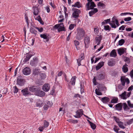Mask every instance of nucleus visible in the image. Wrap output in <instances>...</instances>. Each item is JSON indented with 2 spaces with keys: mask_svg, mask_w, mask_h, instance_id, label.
<instances>
[{
  "mask_svg": "<svg viewBox=\"0 0 133 133\" xmlns=\"http://www.w3.org/2000/svg\"><path fill=\"white\" fill-rule=\"evenodd\" d=\"M30 31L31 33L34 34L35 35L37 34V31L33 28H31L30 29Z\"/></svg>",
  "mask_w": 133,
  "mask_h": 133,
  "instance_id": "obj_32",
  "label": "nucleus"
},
{
  "mask_svg": "<svg viewBox=\"0 0 133 133\" xmlns=\"http://www.w3.org/2000/svg\"><path fill=\"white\" fill-rule=\"evenodd\" d=\"M59 27L58 29V32L65 31V28L64 26L63 23H60L59 24Z\"/></svg>",
  "mask_w": 133,
  "mask_h": 133,
  "instance_id": "obj_18",
  "label": "nucleus"
},
{
  "mask_svg": "<svg viewBox=\"0 0 133 133\" xmlns=\"http://www.w3.org/2000/svg\"><path fill=\"white\" fill-rule=\"evenodd\" d=\"M76 26V25L74 24H71L70 25L69 27V29L70 30L74 28L75 26Z\"/></svg>",
  "mask_w": 133,
  "mask_h": 133,
  "instance_id": "obj_49",
  "label": "nucleus"
},
{
  "mask_svg": "<svg viewBox=\"0 0 133 133\" xmlns=\"http://www.w3.org/2000/svg\"><path fill=\"white\" fill-rule=\"evenodd\" d=\"M123 104L122 103H118L115 106L116 109L118 111L122 110Z\"/></svg>",
  "mask_w": 133,
  "mask_h": 133,
  "instance_id": "obj_10",
  "label": "nucleus"
},
{
  "mask_svg": "<svg viewBox=\"0 0 133 133\" xmlns=\"http://www.w3.org/2000/svg\"><path fill=\"white\" fill-rule=\"evenodd\" d=\"M125 42V41L123 39H121L119 40L118 41V45H122Z\"/></svg>",
  "mask_w": 133,
  "mask_h": 133,
  "instance_id": "obj_36",
  "label": "nucleus"
},
{
  "mask_svg": "<svg viewBox=\"0 0 133 133\" xmlns=\"http://www.w3.org/2000/svg\"><path fill=\"white\" fill-rule=\"evenodd\" d=\"M36 19L38 20L39 22L42 25L44 24V22L42 21L40 16H38L36 18Z\"/></svg>",
  "mask_w": 133,
  "mask_h": 133,
  "instance_id": "obj_30",
  "label": "nucleus"
},
{
  "mask_svg": "<svg viewBox=\"0 0 133 133\" xmlns=\"http://www.w3.org/2000/svg\"><path fill=\"white\" fill-rule=\"evenodd\" d=\"M45 128L43 127H39L38 129L41 132L43 131V130Z\"/></svg>",
  "mask_w": 133,
  "mask_h": 133,
  "instance_id": "obj_62",
  "label": "nucleus"
},
{
  "mask_svg": "<svg viewBox=\"0 0 133 133\" xmlns=\"http://www.w3.org/2000/svg\"><path fill=\"white\" fill-rule=\"evenodd\" d=\"M72 7H77L78 8H79L82 7L81 5L79 2H76L74 5H72Z\"/></svg>",
  "mask_w": 133,
  "mask_h": 133,
  "instance_id": "obj_25",
  "label": "nucleus"
},
{
  "mask_svg": "<svg viewBox=\"0 0 133 133\" xmlns=\"http://www.w3.org/2000/svg\"><path fill=\"white\" fill-rule=\"evenodd\" d=\"M128 104V105L130 107L132 108L133 107V104H131L130 101H128L127 102Z\"/></svg>",
  "mask_w": 133,
  "mask_h": 133,
  "instance_id": "obj_60",
  "label": "nucleus"
},
{
  "mask_svg": "<svg viewBox=\"0 0 133 133\" xmlns=\"http://www.w3.org/2000/svg\"><path fill=\"white\" fill-rule=\"evenodd\" d=\"M77 30V33L76 38L77 39L79 40L84 36L85 32L84 30L81 28H78Z\"/></svg>",
  "mask_w": 133,
  "mask_h": 133,
  "instance_id": "obj_2",
  "label": "nucleus"
},
{
  "mask_svg": "<svg viewBox=\"0 0 133 133\" xmlns=\"http://www.w3.org/2000/svg\"><path fill=\"white\" fill-rule=\"evenodd\" d=\"M50 86L48 84H45L42 87V89L45 92H47L50 89Z\"/></svg>",
  "mask_w": 133,
  "mask_h": 133,
  "instance_id": "obj_13",
  "label": "nucleus"
},
{
  "mask_svg": "<svg viewBox=\"0 0 133 133\" xmlns=\"http://www.w3.org/2000/svg\"><path fill=\"white\" fill-rule=\"evenodd\" d=\"M92 9V10H91L89 13V15L90 16H91L98 11V10L97 8H94Z\"/></svg>",
  "mask_w": 133,
  "mask_h": 133,
  "instance_id": "obj_17",
  "label": "nucleus"
},
{
  "mask_svg": "<svg viewBox=\"0 0 133 133\" xmlns=\"http://www.w3.org/2000/svg\"><path fill=\"white\" fill-rule=\"evenodd\" d=\"M118 98L117 97H115L112 99L111 101V103H115L118 102Z\"/></svg>",
  "mask_w": 133,
  "mask_h": 133,
  "instance_id": "obj_34",
  "label": "nucleus"
},
{
  "mask_svg": "<svg viewBox=\"0 0 133 133\" xmlns=\"http://www.w3.org/2000/svg\"><path fill=\"white\" fill-rule=\"evenodd\" d=\"M117 54L115 49L112 50L110 54V56L111 57H115L116 56Z\"/></svg>",
  "mask_w": 133,
  "mask_h": 133,
  "instance_id": "obj_24",
  "label": "nucleus"
},
{
  "mask_svg": "<svg viewBox=\"0 0 133 133\" xmlns=\"http://www.w3.org/2000/svg\"><path fill=\"white\" fill-rule=\"evenodd\" d=\"M114 118L115 119V121L118 123L119 122V120L118 118L116 116H114Z\"/></svg>",
  "mask_w": 133,
  "mask_h": 133,
  "instance_id": "obj_56",
  "label": "nucleus"
},
{
  "mask_svg": "<svg viewBox=\"0 0 133 133\" xmlns=\"http://www.w3.org/2000/svg\"><path fill=\"white\" fill-rule=\"evenodd\" d=\"M105 73H101L96 76V78L97 80H102L105 78Z\"/></svg>",
  "mask_w": 133,
  "mask_h": 133,
  "instance_id": "obj_9",
  "label": "nucleus"
},
{
  "mask_svg": "<svg viewBox=\"0 0 133 133\" xmlns=\"http://www.w3.org/2000/svg\"><path fill=\"white\" fill-rule=\"evenodd\" d=\"M42 102L40 100H38L36 103V106L37 107H41L42 106Z\"/></svg>",
  "mask_w": 133,
  "mask_h": 133,
  "instance_id": "obj_38",
  "label": "nucleus"
},
{
  "mask_svg": "<svg viewBox=\"0 0 133 133\" xmlns=\"http://www.w3.org/2000/svg\"><path fill=\"white\" fill-rule=\"evenodd\" d=\"M84 43L85 47L86 45H88L90 43V38L88 36H86L84 38Z\"/></svg>",
  "mask_w": 133,
  "mask_h": 133,
  "instance_id": "obj_20",
  "label": "nucleus"
},
{
  "mask_svg": "<svg viewBox=\"0 0 133 133\" xmlns=\"http://www.w3.org/2000/svg\"><path fill=\"white\" fill-rule=\"evenodd\" d=\"M40 76L42 79H43L45 78L46 75L45 74L41 73L39 74Z\"/></svg>",
  "mask_w": 133,
  "mask_h": 133,
  "instance_id": "obj_41",
  "label": "nucleus"
},
{
  "mask_svg": "<svg viewBox=\"0 0 133 133\" xmlns=\"http://www.w3.org/2000/svg\"><path fill=\"white\" fill-rule=\"evenodd\" d=\"M97 6H98L103 7H105V5L104 3H103L101 2H100L98 3V4H97Z\"/></svg>",
  "mask_w": 133,
  "mask_h": 133,
  "instance_id": "obj_45",
  "label": "nucleus"
},
{
  "mask_svg": "<svg viewBox=\"0 0 133 133\" xmlns=\"http://www.w3.org/2000/svg\"><path fill=\"white\" fill-rule=\"evenodd\" d=\"M94 32L95 34H98L99 32L98 29L96 28H94Z\"/></svg>",
  "mask_w": 133,
  "mask_h": 133,
  "instance_id": "obj_58",
  "label": "nucleus"
},
{
  "mask_svg": "<svg viewBox=\"0 0 133 133\" xmlns=\"http://www.w3.org/2000/svg\"><path fill=\"white\" fill-rule=\"evenodd\" d=\"M133 122V118L129 120L127 123L128 125L132 123Z\"/></svg>",
  "mask_w": 133,
  "mask_h": 133,
  "instance_id": "obj_50",
  "label": "nucleus"
},
{
  "mask_svg": "<svg viewBox=\"0 0 133 133\" xmlns=\"http://www.w3.org/2000/svg\"><path fill=\"white\" fill-rule=\"evenodd\" d=\"M21 92L23 95L26 96L30 94V92L28 91V88H25L21 90Z\"/></svg>",
  "mask_w": 133,
  "mask_h": 133,
  "instance_id": "obj_7",
  "label": "nucleus"
},
{
  "mask_svg": "<svg viewBox=\"0 0 133 133\" xmlns=\"http://www.w3.org/2000/svg\"><path fill=\"white\" fill-rule=\"evenodd\" d=\"M75 10L72 14V17L76 19L79 16V14L81 13V11L78 9L73 8L72 10Z\"/></svg>",
  "mask_w": 133,
  "mask_h": 133,
  "instance_id": "obj_5",
  "label": "nucleus"
},
{
  "mask_svg": "<svg viewBox=\"0 0 133 133\" xmlns=\"http://www.w3.org/2000/svg\"><path fill=\"white\" fill-rule=\"evenodd\" d=\"M23 74L25 75H28L30 74L31 72V69L28 67L24 68L22 71Z\"/></svg>",
  "mask_w": 133,
  "mask_h": 133,
  "instance_id": "obj_6",
  "label": "nucleus"
},
{
  "mask_svg": "<svg viewBox=\"0 0 133 133\" xmlns=\"http://www.w3.org/2000/svg\"><path fill=\"white\" fill-rule=\"evenodd\" d=\"M88 3L86 4V10L92 9L96 6L94 2H92V0H87Z\"/></svg>",
  "mask_w": 133,
  "mask_h": 133,
  "instance_id": "obj_3",
  "label": "nucleus"
},
{
  "mask_svg": "<svg viewBox=\"0 0 133 133\" xmlns=\"http://www.w3.org/2000/svg\"><path fill=\"white\" fill-rule=\"evenodd\" d=\"M125 27L124 25H123L121 27H119V30H124L125 29Z\"/></svg>",
  "mask_w": 133,
  "mask_h": 133,
  "instance_id": "obj_61",
  "label": "nucleus"
},
{
  "mask_svg": "<svg viewBox=\"0 0 133 133\" xmlns=\"http://www.w3.org/2000/svg\"><path fill=\"white\" fill-rule=\"evenodd\" d=\"M91 128L93 130H95L96 128V125L94 124V123H92L90 125Z\"/></svg>",
  "mask_w": 133,
  "mask_h": 133,
  "instance_id": "obj_48",
  "label": "nucleus"
},
{
  "mask_svg": "<svg viewBox=\"0 0 133 133\" xmlns=\"http://www.w3.org/2000/svg\"><path fill=\"white\" fill-rule=\"evenodd\" d=\"M74 44L76 46V48H77V46L79 45V43L78 41L76 40H75L74 41Z\"/></svg>",
  "mask_w": 133,
  "mask_h": 133,
  "instance_id": "obj_52",
  "label": "nucleus"
},
{
  "mask_svg": "<svg viewBox=\"0 0 133 133\" xmlns=\"http://www.w3.org/2000/svg\"><path fill=\"white\" fill-rule=\"evenodd\" d=\"M102 36L101 35L96 37L95 38V41L97 45H99L100 44L101 40L102 38Z\"/></svg>",
  "mask_w": 133,
  "mask_h": 133,
  "instance_id": "obj_14",
  "label": "nucleus"
},
{
  "mask_svg": "<svg viewBox=\"0 0 133 133\" xmlns=\"http://www.w3.org/2000/svg\"><path fill=\"white\" fill-rule=\"evenodd\" d=\"M32 8L34 9V14L35 16L38 15L40 12L39 9L36 6H33Z\"/></svg>",
  "mask_w": 133,
  "mask_h": 133,
  "instance_id": "obj_11",
  "label": "nucleus"
},
{
  "mask_svg": "<svg viewBox=\"0 0 133 133\" xmlns=\"http://www.w3.org/2000/svg\"><path fill=\"white\" fill-rule=\"evenodd\" d=\"M68 121L69 122L74 124L77 123L78 122L77 120H74L72 119H70Z\"/></svg>",
  "mask_w": 133,
  "mask_h": 133,
  "instance_id": "obj_37",
  "label": "nucleus"
},
{
  "mask_svg": "<svg viewBox=\"0 0 133 133\" xmlns=\"http://www.w3.org/2000/svg\"><path fill=\"white\" fill-rule=\"evenodd\" d=\"M118 125L119 127L121 128L124 129L125 128L123 125V123L122 122L119 121L118 123Z\"/></svg>",
  "mask_w": 133,
  "mask_h": 133,
  "instance_id": "obj_33",
  "label": "nucleus"
},
{
  "mask_svg": "<svg viewBox=\"0 0 133 133\" xmlns=\"http://www.w3.org/2000/svg\"><path fill=\"white\" fill-rule=\"evenodd\" d=\"M35 28L38 30L39 32H42L43 31V29L42 27H35Z\"/></svg>",
  "mask_w": 133,
  "mask_h": 133,
  "instance_id": "obj_44",
  "label": "nucleus"
},
{
  "mask_svg": "<svg viewBox=\"0 0 133 133\" xmlns=\"http://www.w3.org/2000/svg\"><path fill=\"white\" fill-rule=\"evenodd\" d=\"M39 88L36 86H32L30 87L29 88V90L31 92H35V93L37 91Z\"/></svg>",
  "mask_w": 133,
  "mask_h": 133,
  "instance_id": "obj_16",
  "label": "nucleus"
},
{
  "mask_svg": "<svg viewBox=\"0 0 133 133\" xmlns=\"http://www.w3.org/2000/svg\"><path fill=\"white\" fill-rule=\"evenodd\" d=\"M128 65L126 64H125L123 65L122 69V71L126 73L128 71Z\"/></svg>",
  "mask_w": 133,
  "mask_h": 133,
  "instance_id": "obj_23",
  "label": "nucleus"
},
{
  "mask_svg": "<svg viewBox=\"0 0 133 133\" xmlns=\"http://www.w3.org/2000/svg\"><path fill=\"white\" fill-rule=\"evenodd\" d=\"M83 111L82 109L78 110L76 112V114L80 118L81 116L83 114Z\"/></svg>",
  "mask_w": 133,
  "mask_h": 133,
  "instance_id": "obj_19",
  "label": "nucleus"
},
{
  "mask_svg": "<svg viewBox=\"0 0 133 133\" xmlns=\"http://www.w3.org/2000/svg\"><path fill=\"white\" fill-rule=\"evenodd\" d=\"M124 61L125 62H127L128 63H129L130 62V58L127 57H124Z\"/></svg>",
  "mask_w": 133,
  "mask_h": 133,
  "instance_id": "obj_55",
  "label": "nucleus"
},
{
  "mask_svg": "<svg viewBox=\"0 0 133 133\" xmlns=\"http://www.w3.org/2000/svg\"><path fill=\"white\" fill-rule=\"evenodd\" d=\"M49 123L46 120L44 121L43 126L45 128H47L49 126Z\"/></svg>",
  "mask_w": 133,
  "mask_h": 133,
  "instance_id": "obj_35",
  "label": "nucleus"
},
{
  "mask_svg": "<svg viewBox=\"0 0 133 133\" xmlns=\"http://www.w3.org/2000/svg\"><path fill=\"white\" fill-rule=\"evenodd\" d=\"M63 72L62 71H61L59 72L58 74H57V75L56 76L55 78V81H56L57 80V76H61Z\"/></svg>",
  "mask_w": 133,
  "mask_h": 133,
  "instance_id": "obj_42",
  "label": "nucleus"
},
{
  "mask_svg": "<svg viewBox=\"0 0 133 133\" xmlns=\"http://www.w3.org/2000/svg\"><path fill=\"white\" fill-rule=\"evenodd\" d=\"M36 95L40 97H43L45 95V93L42 91L39 88L37 91L35 93Z\"/></svg>",
  "mask_w": 133,
  "mask_h": 133,
  "instance_id": "obj_8",
  "label": "nucleus"
},
{
  "mask_svg": "<svg viewBox=\"0 0 133 133\" xmlns=\"http://www.w3.org/2000/svg\"><path fill=\"white\" fill-rule=\"evenodd\" d=\"M111 22L110 19H108L106 20H105L102 23V25L107 24Z\"/></svg>",
  "mask_w": 133,
  "mask_h": 133,
  "instance_id": "obj_31",
  "label": "nucleus"
},
{
  "mask_svg": "<svg viewBox=\"0 0 133 133\" xmlns=\"http://www.w3.org/2000/svg\"><path fill=\"white\" fill-rule=\"evenodd\" d=\"M49 35L46 33L43 34H41L40 35V37L44 39H46V42H48L49 39V38L48 37Z\"/></svg>",
  "mask_w": 133,
  "mask_h": 133,
  "instance_id": "obj_12",
  "label": "nucleus"
},
{
  "mask_svg": "<svg viewBox=\"0 0 133 133\" xmlns=\"http://www.w3.org/2000/svg\"><path fill=\"white\" fill-rule=\"evenodd\" d=\"M95 91L96 94L97 95H101L102 94V93L98 91L97 89H95Z\"/></svg>",
  "mask_w": 133,
  "mask_h": 133,
  "instance_id": "obj_47",
  "label": "nucleus"
},
{
  "mask_svg": "<svg viewBox=\"0 0 133 133\" xmlns=\"http://www.w3.org/2000/svg\"><path fill=\"white\" fill-rule=\"evenodd\" d=\"M109 24L112 28H116L117 26H118L119 25L118 21L115 16H114L112 19L111 22L109 23Z\"/></svg>",
  "mask_w": 133,
  "mask_h": 133,
  "instance_id": "obj_1",
  "label": "nucleus"
},
{
  "mask_svg": "<svg viewBox=\"0 0 133 133\" xmlns=\"http://www.w3.org/2000/svg\"><path fill=\"white\" fill-rule=\"evenodd\" d=\"M115 64V63L112 61H110L108 62V65L110 66H113Z\"/></svg>",
  "mask_w": 133,
  "mask_h": 133,
  "instance_id": "obj_46",
  "label": "nucleus"
},
{
  "mask_svg": "<svg viewBox=\"0 0 133 133\" xmlns=\"http://www.w3.org/2000/svg\"><path fill=\"white\" fill-rule=\"evenodd\" d=\"M82 60L79 58L78 59H77V63L78 64V66H79L81 65V62Z\"/></svg>",
  "mask_w": 133,
  "mask_h": 133,
  "instance_id": "obj_57",
  "label": "nucleus"
},
{
  "mask_svg": "<svg viewBox=\"0 0 133 133\" xmlns=\"http://www.w3.org/2000/svg\"><path fill=\"white\" fill-rule=\"evenodd\" d=\"M124 51V50L123 48H119L118 50V53L120 56L123 54Z\"/></svg>",
  "mask_w": 133,
  "mask_h": 133,
  "instance_id": "obj_27",
  "label": "nucleus"
},
{
  "mask_svg": "<svg viewBox=\"0 0 133 133\" xmlns=\"http://www.w3.org/2000/svg\"><path fill=\"white\" fill-rule=\"evenodd\" d=\"M38 60L37 58H33L30 62V64L32 66L36 65L38 62Z\"/></svg>",
  "mask_w": 133,
  "mask_h": 133,
  "instance_id": "obj_15",
  "label": "nucleus"
},
{
  "mask_svg": "<svg viewBox=\"0 0 133 133\" xmlns=\"http://www.w3.org/2000/svg\"><path fill=\"white\" fill-rule=\"evenodd\" d=\"M109 98L107 97H104L101 99V101L104 103H107L109 101Z\"/></svg>",
  "mask_w": 133,
  "mask_h": 133,
  "instance_id": "obj_21",
  "label": "nucleus"
},
{
  "mask_svg": "<svg viewBox=\"0 0 133 133\" xmlns=\"http://www.w3.org/2000/svg\"><path fill=\"white\" fill-rule=\"evenodd\" d=\"M14 92V93H17L19 89L16 86L13 87Z\"/></svg>",
  "mask_w": 133,
  "mask_h": 133,
  "instance_id": "obj_43",
  "label": "nucleus"
},
{
  "mask_svg": "<svg viewBox=\"0 0 133 133\" xmlns=\"http://www.w3.org/2000/svg\"><path fill=\"white\" fill-rule=\"evenodd\" d=\"M76 78V76L72 77L71 79V81L70 82V83L72 85H75Z\"/></svg>",
  "mask_w": 133,
  "mask_h": 133,
  "instance_id": "obj_22",
  "label": "nucleus"
},
{
  "mask_svg": "<svg viewBox=\"0 0 133 133\" xmlns=\"http://www.w3.org/2000/svg\"><path fill=\"white\" fill-rule=\"evenodd\" d=\"M121 81L122 85L124 86L125 85V76H121Z\"/></svg>",
  "mask_w": 133,
  "mask_h": 133,
  "instance_id": "obj_29",
  "label": "nucleus"
},
{
  "mask_svg": "<svg viewBox=\"0 0 133 133\" xmlns=\"http://www.w3.org/2000/svg\"><path fill=\"white\" fill-rule=\"evenodd\" d=\"M104 62H100L98 64V65H99L100 67H102L104 65Z\"/></svg>",
  "mask_w": 133,
  "mask_h": 133,
  "instance_id": "obj_59",
  "label": "nucleus"
},
{
  "mask_svg": "<svg viewBox=\"0 0 133 133\" xmlns=\"http://www.w3.org/2000/svg\"><path fill=\"white\" fill-rule=\"evenodd\" d=\"M117 127L115 125V126L113 129L117 133H118L119 132L118 131V130L119 129L117 128Z\"/></svg>",
  "mask_w": 133,
  "mask_h": 133,
  "instance_id": "obj_51",
  "label": "nucleus"
},
{
  "mask_svg": "<svg viewBox=\"0 0 133 133\" xmlns=\"http://www.w3.org/2000/svg\"><path fill=\"white\" fill-rule=\"evenodd\" d=\"M32 56V55L31 54H28L26 56V57L24 61L25 62H27L29 61L30 58Z\"/></svg>",
  "mask_w": 133,
  "mask_h": 133,
  "instance_id": "obj_28",
  "label": "nucleus"
},
{
  "mask_svg": "<svg viewBox=\"0 0 133 133\" xmlns=\"http://www.w3.org/2000/svg\"><path fill=\"white\" fill-rule=\"evenodd\" d=\"M84 55L82 53L80 55L79 58L83 60L84 58Z\"/></svg>",
  "mask_w": 133,
  "mask_h": 133,
  "instance_id": "obj_53",
  "label": "nucleus"
},
{
  "mask_svg": "<svg viewBox=\"0 0 133 133\" xmlns=\"http://www.w3.org/2000/svg\"><path fill=\"white\" fill-rule=\"evenodd\" d=\"M118 73L116 72H114L112 74L113 76L115 77L118 76Z\"/></svg>",
  "mask_w": 133,
  "mask_h": 133,
  "instance_id": "obj_64",
  "label": "nucleus"
},
{
  "mask_svg": "<svg viewBox=\"0 0 133 133\" xmlns=\"http://www.w3.org/2000/svg\"><path fill=\"white\" fill-rule=\"evenodd\" d=\"M111 28L110 27V26L108 25L106 26H104V29L105 30H108L110 31V30Z\"/></svg>",
  "mask_w": 133,
  "mask_h": 133,
  "instance_id": "obj_40",
  "label": "nucleus"
},
{
  "mask_svg": "<svg viewBox=\"0 0 133 133\" xmlns=\"http://www.w3.org/2000/svg\"><path fill=\"white\" fill-rule=\"evenodd\" d=\"M126 93L127 92L125 91L124 92L122 93L119 96L121 97V98L122 99H125L127 98L126 97Z\"/></svg>",
  "mask_w": 133,
  "mask_h": 133,
  "instance_id": "obj_26",
  "label": "nucleus"
},
{
  "mask_svg": "<svg viewBox=\"0 0 133 133\" xmlns=\"http://www.w3.org/2000/svg\"><path fill=\"white\" fill-rule=\"evenodd\" d=\"M131 17H128L125 18L124 19V20L125 21H129L131 20Z\"/></svg>",
  "mask_w": 133,
  "mask_h": 133,
  "instance_id": "obj_54",
  "label": "nucleus"
},
{
  "mask_svg": "<svg viewBox=\"0 0 133 133\" xmlns=\"http://www.w3.org/2000/svg\"><path fill=\"white\" fill-rule=\"evenodd\" d=\"M25 82V80L22 77L19 76L17 79V83L20 86H23Z\"/></svg>",
  "mask_w": 133,
  "mask_h": 133,
  "instance_id": "obj_4",
  "label": "nucleus"
},
{
  "mask_svg": "<svg viewBox=\"0 0 133 133\" xmlns=\"http://www.w3.org/2000/svg\"><path fill=\"white\" fill-rule=\"evenodd\" d=\"M127 84H129L130 83V81L129 79L128 78H125V81Z\"/></svg>",
  "mask_w": 133,
  "mask_h": 133,
  "instance_id": "obj_63",
  "label": "nucleus"
},
{
  "mask_svg": "<svg viewBox=\"0 0 133 133\" xmlns=\"http://www.w3.org/2000/svg\"><path fill=\"white\" fill-rule=\"evenodd\" d=\"M123 104V108L124 110H129V108L128 107L126 103H124Z\"/></svg>",
  "mask_w": 133,
  "mask_h": 133,
  "instance_id": "obj_39",
  "label": "nucleus"
}]
</instances>
